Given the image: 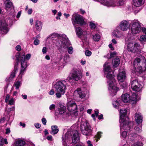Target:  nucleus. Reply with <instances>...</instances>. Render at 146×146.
Returning <instances> with one entry per match:
<instances>
[{"label":"nucleus","instance_id":"5fc2aeb1","mask_svg":"<svg viewBox=\"0 0 146 146\" xmlns=\"http://www.w3.org/2000/svg\"><path fill=\"white\" fill-rule=\"evenodd\" d=\"M6 130V132H5V134H9L10 132L11 131L10 130V129L9 128H7L5 129Z\"/></svg>","mask_w":146,"mask_h":146},{"label":"nucleus","instance_id":"473e14b6","mask_svg":"<svg viewBox=\"0 0 146 146\" xmlns=\"http://www.w3.org/2000/svg\"><path fill=\"white\" fill-rule=\"evenodd\" d=\"M52 131L51 132V133L53 134H56L58 133L59 131L58 126L56 125H53L51 127Z\"/></svg>","mask_w":146,"mask_h":146},{"label":"nucleus","instance_id":"680f3d73","mask_svg":"<svg viewBox=\"0 0 146 146\" xmlns=\"http://www.w3.org/2000/svg\"><path fill=\"white\" fill-rule=\"evenodd\" d=\"M46 48L44 47L42 49V52L43 54H45L46 52Z\"/></svg>","mask_w":146,"mask_h":146},{"label":"nucleus","instance_id":"9b49d317","mask_svg":"<svg viewBox=\"0 0 146 146\" xmlns=\"http://www.w3.org/2000/svg\"><path fill=\"white\" fill-rule=\"evenodd\" d=\"M102 4L108 7H114L115 6H121L124 4L123 0H119L118 5L113 0H102Z\"/></svg>","mask_w":146,"mask_h":146},{"label":"nucleus","instance_id":"79ce46f5","mask_svg":"<svg viewBox=\"0 0 146 146\" xmlns=\"http://www.w3.org/2000/svg\"><path fill=\"white\" fill-rule=\"evenodd\" d=\"M140 10V9L139 7H133V10L135 14L138 13Z\"/></svg>","mask_w":146,"mask_h":146},{"label":"nucleus","instance_id":"e433bc0d","mask_svg":"<svg viewBox=\"0 0 146 146\" xmlns=\"http://www.w3.org/2000/svg\"><path fill=\"white\" fill-rule=\"evenodd\" d=\"M25 144V142L22 140H19L16 143V144L18 145L23 146Z\"/></svg>","mask_w":146,"mask_h":146},{"label":"nucleus","instance_id":"37998d69","mask_svg":"<svg viewBox=\"0 0 146 146\" xmlns=\"http://www.w3.org/2000/svg\"><path fill=\"white\" fill-rule=\"evenodd\" d=\"M15 102L13 98H11L9 101L8 104L9 105L11 106L14 105Z\"/></svg>","mask_w":146,"mask_h":146},{"label":"nucleus","instance_id":"393cba45","mask_svg":"<svg viewBox=\"0 0 146 146\" xmlns=\"http://www.w3.org/2000/svg\"><path fill=\"white\" fill-rule=\"evenodd\" d=\"M130 126L129 125L126 126V128H123L122 129L120 127V131H121V136L123 137V138H125L127 135V133L126 131H123V130H127L129 131H131V129H132V127L130 128ZM120 127L121 126H120Z\"/></svg>","mask_w":146,"mask_h":146},{"label":"nucleus","instance_id":"49530a36","mask_svg":"<svg viewBox=\"0 0 146 146\" xmlns=\"http://www.w3.org/2000/svg\"><path fill=\"white\" fill-rule=\"evenodd\" d=\"M85 54L86 56H90L92 54V52L89 50H86L85 51Z\"/></svg>","mask_w":146,"mask_h":146},{"label":"nucleus","instance_id":"c756f323","mask_svg":"<svg viewBox=\"0 0 146 146\" xmlns=\"http://www.w3.org/2000/svg\"><path fill=\"white\" fill-rule=\"evenodd\" d=\"M133 5L135 7H139L143 3V0H133Z\"/></svg>","mask_w":146,"mask_h":146},{"label":"nucleus","instance_id":"0eeeda50","mask_svg":"<svg viewBox=\"0 0 146 146\" xmlns=\"http://www.w3.org/2000/svg\"><path fill=\"white\" fill-rule=\"evenodd\" d=\"M17 62L15 64L18 63L19 62H20L21 64V70L20 72V75H23L24 72L26 70V68L28 66L27 64V62L25 59V55L22 54L20 55L18 53L16 55Z\"/></svg>","mask_w":146,"mask_h":146},{"label":"nucleus","instance_id":"f257e3e1","mask_svg":"<svg viewBox=\"0 0 146 146\" xmlns=\"http://www.w3.org/2000/svg\"><path fill=\"white\" fill-rule=\"evenodd\" d=\"M104 67L106 77L109 80L107 81L109 87L108 89L109 90L114 92V95H115L119 89L116 86L115 81L113 79L115 74L114 71L110 69L108 62L105 63L104 65Z\"/></svg>","mask_w":146,"mask_h":146},{"label":"nucleus","instance_id":"13d9d810","mask_svg":"<svg viewBox=\"0 0 146 146\" xmlns=\"http://www.w3.org/2000/svg\"><path fill=\"white\" fill-rule=\"evenodd\" d=\"M5 120V118L3 117L0 119V123H3Z\"/></svg>","mask_w":146,"mask_h":146},{"label":"nucleus","instance_id":"338daca9","mask_svg":"<svg viewBox=\"0 0 146 146\" xmlns=\"http://www.w3.org/2000/svg\"><path fill=\"white\" fill-rule=\"evenodd\" d=\"M32 10L31 9H29L28 11V13L29 14H31L32 13Z\"/></svg>","mask_w":146,"mask_h":146},{"label":"nucleus","instance_id":"5701e85b","mask_svg":"<svg viewBox=\"0 0 146 146\" xmlns=\"http://www.w3.org/2000/svg\"><path fill=\"white\" fill-rule=\"evenodd\" d=\"M135 118L136 123L138 124H139L142 122L143 117L140 113H136L135 116Z\"/></svg>","mask_w":146,"mask_h":146},{"label":"nucleus","instance_id":"b1692460","mask_svg":"<svg viewBox=\"0 0 146 146\" xmlns=\"http://www.w3.org/2000/svg\"><path fill=\"white\" fill-rule=\"evenodd\" d=\"M113 35L117 38H120L123 36V34L121 31L116 29L114 30L112 33Z\"/></svg>","mask_w":146,"mask_h":146},{"label":"nucleus","instance_id":"cd10ccee","mask_svg":"<svg viewBox=\"0 0 146 146\" xmlns=\"http://www.w3.org/2000/svg\"><path fill=\"white\" fill-rule=\"evenodd\" d=\"M142 32L144 33L145 35H142L140 38V40L143 42H146V29L145 28L143 27L142 29Z\"/></svg>","mask_w":146,"mask_h":146},{"label":"nucleus","instance_id":"ddd939ff","mask_svg":"<svg viewBox=\"0 0 146 146\" xmlns=\"http://www.w3.org/2000/svg\"><path fill=\"white\" fill-rule=\"evenodd\" d=\"M139 46V44L137 43L133 44L129 43L127 46V49L128 51L134 53L138 51Z\"/></svg>","mask_w":146,"mask_h":146},{"label":"nucleus","instance_id":"3c124183","mask_svg":"<svg viewBox=\"0 0 146 146\" xmlns=\"http://www.w3.org/2000/svg\"><path fill=\"white\" fill-rule=\"evenodd\" d=\"M31 54H27L26 56H25V59H26L27 60H29L31 58Z\"/></svg>","mask_w":146,"mask_h":146},{"label":"nucleus","instance_id":"a19ab883","mask_svg":"<svg viewBox=\"0 0 146 146\" xmlns=\"http://www.w3.org/2000/svg\"><path fill=\"white\" fill-rule=\"evenodd\" d=\"M102 133L101 132H98L97 133V134L95 136L96 138L97 139L96 141H98L101 137V134Z\"/></svg>","mask_w":146,"mask_h":146},{"label":"nucleus","instance_id":"4468645a","mask_svg":"<svg viewBox=\"0 0 146 146\" xmlns=\"http://www.w3.org/2000/svg\"><path fill=\"white\" fill-rule=\"evenodd\" d=\"M67 109L70 112H72L77 109V106L74 101H70L67 104Z\"/></svg>","mask_w":146,"mask_h":146},{"label":"nucleus","instance_id":"bf43d9fd","mask_svg":"<svg viewBox=\"0 0 146 146\" xmlns=\"http://www.w3.org/2000/svg\"><path fill=\"white\" fill-rule=\"evenodd\" d=\"M35 127L37 128H39L40 127V124L38 123H35Z\"/></svg>","mask_w":146,"mask_h":146},{"label":"nucleus","instance_id":"09e8293b","mask_svg":"<svg viewBox=\"0 0 146 146\" xmlns=\"http://www.w3.org/2000/svg\"><path fill=\"white\" fill-rule=\"evenodd\" d=\"M39 40H38L36 39L34 40L33 43L35 45H37L39 44Z\"/></svg>","mask_w":146,"mask_h":146},{"label":"nucleus","instance_id":"72a5a7b5","mask_svg":"<svg viewBox=\"0 0 146 146\" xmlns=\"http://www.w3.org/2000/svg\"><path fill=\"white\" fill-rule=\"evenodd\" d=\"M113 66L116 67L118 66L120 62V60L118 58H116L113 60Z\"/></svg>","mask_w":146,"mask_h":146},{"label":"nucleus","instance_id":"8fccbe9b","mask_svg":"<svg viewBox=\"0 0 146 146\" xmlns=\"http://www.w3.org/2000/svg\"><path fill=\"white\" fill-rule=\"evenodd\" d=\"M134 129L137 132H138L139 133L141 132L142 131L141 129L139 127H135L134 128Z\"/></svg>","mask_w":146,"mask_h":146},{"label":"nucleus","instance_id":"412c9836","mask_svg":"<svg viewBox=\"0 0 146 146\" xmlns=\"http://www.w3.org/2000/svg\"><path fill=\"white\" fill-rule=\"evenodd\" d=\"M72 138V142L73 143H76L79 142L80 136L77 131H75L74 132Z\"/></svg>","mask_w":146,"mask_h":146},{"label":"nucleus","instance_id":"c85d7f7f","mask_svg":"<svg viewBox=\"0 0 146 146\" xmlns=\"http://www.w3.org/2000/svg\"><path fill=\"white\" fill-rule=\"evenodd\" d=\"M23 75H20V74L19 75L18 77V80L15 83V84L16 89H18L21 86V82L22 80Z\"/></svg>","mask_w":146,"mask_h":146},{"label":"nucleus","instance_id":"9d476101","mask_svg":"<svg viewBox=\"0 0 146 146\" xmlns=\"http://www.w3.org/2000/svg\"><path fill=\"white\" fill-rule=\"evenodd\" d=\"M71 20L74 27L76 26V24L82 25L86 23L82 17L76 13L73 14Z\"/></svg>","mask_w":146,"mask_h":146},{"label":"nucleus","instance_id":"ea45409f","mask_svg":"<svg viewBox=\"0 0 146 146\" xmlns=\"http://www.w3.org/2000/svg\"><path fill=\"white\" fill-rule=\"evenodd\" d=\"M70 45V44L68 47H69ZM68 53L69 54H72L73 53V48L72 47V46H70L69 47H68Z\"/></svg>","mask_w":146,"mask_h":146},{"label":"nucleus","instance_id":"58836bf2","mask_svg":"<svg viewBox=\"0 0 146 146\" xmlns=\"http://www.w3.org/2000/svg\"><path fill=\"white\" fill-rule=\"evenodd\" d=\"M113 107L115 108H118V107L119 105H120V103L118 102V101H114L113 103Z\"/></svg>","mask_w":146,"mask_h":146},{"label":"nucleus","instance_id":"aec40b11","mask_svg":"<svg viewBox=\"0 0 146 146\" xmlns=\"http://www.w3.org/2000/svg\"><path fill=\"white\" fill-rule=\"evenodd\" d=\"M59 107L58 108V112L57 111L55 113L56 114L60 115L65 112L66 108L63 104L60 103L59 104Z\"/></svg>","mask_w":146,"mask_h":146},{"label":"nucleus","instance_id":"864d4df0","mask_svg":"<svg viewBox=\"0 0 146 146\" xmlns=\"http://www.w3.org/2000/svg\"><path fill=\"white\" fill-rule=\"evenodd\" d=\"M42 121L43 124L45 125L46 123V120L44 118H43L42 119Z\"/></svg>","mask_w":146,"mask_h":146},{"label":"nucleus","instance_id":"a18cd8bd","mask_svg":"<svg viewBox=\"0 0 146 146\" xmlns=\"http://www.w3.org/2000/svg\"><path fill=\"white\" fill-rule=\"evenodd\" d=\"M15 110V107L13 106L8 109L7 108L6 109V110L8 112H10L11 111L14 110Z\"/></svg>","mask_w":146,"mask_h":146},{"label":"nucleus","instance_id":"dca6fc26","mask_svg":"<svg viewBox=\"0 0 146 146\" xmlns=\"http://www.w3.org/2000/svg\"><path fill=\"white\" fill-rule=\"evenodd\" d=\"M74 95L77 97H79L82 99L85 97L86 95L82 92L80 88H78L74 91Z\"/></svg>","mask_w":146,"mask_h":146},{"label":"nucleus","instance_id":"2f4dec72","mask_svg":"<svg viewBox=\"0 0 146 146\" xmlns=\"http://www.w3.org/2000/svg\"><path fill=\"white\" fill-rule=\"evenodd\" d=\"M42 27V23L39 21H37L36 22L35 27L37 30L41 31Z\"/></svg>","mask_w":146,"mask_h":146},{"label":"nucleus","instance_id":"052dcab7","mask_svg":"<svg viewBox=\"0 0 146 146\" xmlns=\"http://www.w3.org/2000/svg\"><path fill=\"white\" fill-rule=\"evenodd\" d=\"M48 93L50 95H53L54 94V92L53 89H52Z\"/></svg>","mask_w":146,"mask_h":146},{"label":"nucleus","instance_id":"6e6552de","mask_svg":"<svg viewBox=\"0 0 146 146\" xmlns=\"http://www.w3.org/2000/svg\"><path fill=\"white\" fill-rule=\"evenodd\" d=\"M82 75L81 71L78 70L74 69L71 73V76L67 78V81L70 82L71 80L77 81L80 80L82 78Z\"/></svg>","mask_w":146,"mask_h":146},{"label":"nucleus","instance_id":"c9c22d12","mask_svg":"<svg viewBox=\"0 0 146 146\" xmlns=\"http://www.w3.org/2000/svg\"><path fill=\"white\" fill-rule=\"evenodd\" d=\"M100 38V35L96 34L94 35L93 36V39L95 41H98Z\"/></svg>","mask_w":146,"mask_h":146},{"label":"nucleus","instance_id":"0e129e2a","mask_svg":"<svg viewBox=\"0 0 146 146\" xmlns=\"http://www.w3.org/2000/svg\"><path fill=\"white\" fill-rule=\"evenodd\" d=\"M109 47L110 48L111 50H114V48L113 47L112 44H110L109 45Z\"/></svg>","mask_w":146,"mask_h":146},{"label":"nucleus","instance_id":"4d7b16f0","mask_svg":"<svg viewBox=\"0 0 146 146\" xmlns=\"http://www.w3.org/2000/svg\"><path fill=\"white\" fill-rule=\"evenodd\" d=\"M10 98V96L7 94L6 96V97L5 100V102L6 103H7V102H8L9 98Z\"/></svg>","mask_w":146,"mask_h":146},{"label":"nucleus","instance_id":"bb28decb","mask_svg":"<svg viewBox=\"0 0 146 146\" xmlns=\"http://www.w3.org/2000/svg\"><path fill=\"white\" fill-rule=\"evenodd\" d=\"M6 9L7 11L9 8H13L12 3L9 0H6L5 2Z\"/></svg>","mask_w":146,"mask_h":146},{"label":"nucleus","instance_id":"6ab92c4d","mask_svg":"<svg viewBox=\"0 0 146 146\" xmlns=\"http://www.w3.org/2000/svg\"><path fill=\"white\" fill-rule=\"evenodd\" d=\"M129 22L126 21H123L120 23L119 26L121 29L123 31L127 30L129 27Z\"/></svg>","mask_w":146,"mask_h":146},{"label":"nucleus","instance_id":"6e6d98bb","mask_svg":"<svg viewBox=\"0 0 146 146\" xmlns=\"http://www.w3.org/2000/svg\"><path fill=\"white\" fill-rule=\"evenodd\" d=\"M16 49L18 51H20L21 50V46L19 45H17L16 47Z\"/></svg>","mask_w":146,"mask_h":146},{"label":"nucleus","instance_id":"f704fd0d","mask_svg":"<svg viewBox=\"0 0 146 146\" xmlns=\"http://www.w3.org/2000/svg\"><path fill=\"white\" fill-rule=\"evenodd\" d=\"M137 96L135 93H133L131 97H129V100H131L132 101H136L137 99Z\"/></svg>","mask_w":146,"mask_h":146},{"label":"nucleus","instance_id":"4c0bfd02","mask_svg":"<svg viewBox=\"0 0 146 146\" xmlns=\"http://www.w3.org/2000/svg\"><path fill=\"white\" fill-rule=\"evenodd\" d=\"M121 87L123 89H125L127 86V84L126 82H119Z\"/></svg>","mask_w":146,"mask_h":146},{"label":"nucleus","instance_id":"774afa93","mask_svg":"<svg viewBox=\"0 0 146 146\" xmlns=\"http://www.w3.org/2000/svg\"><path fill=\"white\" fill-rule=\"evenodd\" d=\"M87 144L88 146H93V145L91 143V142L90 141H87Z\"/></svg>","mask_w":146,"mask_h":146},{"label":"nucleus","instance_id":"7c9ffc66","mask_svg":"<svg viewBox=\"0 0 146 146\" xmlns=\"http://www.w3.org/2000/svg\"><path fill=\"white\" fill-rule=\"evenodd\" d=\"M18 66V63H17L15 64L14 65V70L12 72L9 78V79L11 80V79L14 77L15 75V73L16 71L17 70Z\"/></svg>","mask_w":146,"mask_h":146},{"label":"nucleus","instance_id":"e2e57ef3","mask_svg":"<svg viewBox=\"0 0 146 146\" xmlns=\"http://www.w3.org/2000/svg\"><path fill=\"white\" fill-rule=\"evenodd\" d=\"M116 55V53L115 52L111 53L110 54V56L111 57H113Z\"/></svg>","mask_w":146,"mask_h":146},{"label":"nucleus","instance_id":"4be33fe9","mask_svg":"<svg viewBox=\"0 0 146 146\" xmlns=\"http://www.w3.org/2000/svg\"><path fill=\"white\" fill-rule=\"evenodd\" d=\"M76 33L77 35L79 38H80L82 35H86L87 33L86 31H82V29L80 27L76 28Z\"/></svg>","mask_w":146,"mask_h":146},{"label":"nucleus","instance_id":"a211bd4d","mask_svg":"<svg viewBox=\"0 0 146 146\" xmlns=\"http://www.w3.org/2000/svg\"><path fill=\"white\" fill-rule=\"evenodd\" d=\"M7 24L5 23H1V25L0 26L1 33L3 34H6L9 31V29L7 27Z\"/></svg>","mask_w":146,"mask_h":146},{"label":"nucleus","instance_id":"f8f14e48","mask_svg":"<svg viewBox=\"0 0 146 146\" xmlns=\"http://www.w3.org/2000/svg\"><path fill=\"white\" fill-rule=\"evenodd\" d=\"M130 84L132 89L135 91H139L142 87L141 82H138L136 79L133 80L132 78L131 79Z\"/></svg>","mask_w":146,"mask_h":146},{"label":"nucleus","instance_id":"1a4fd4ad","mask_svg":"<svg viewBox=\"0 0 146 146\" xmlns=\"http://www.w3.org/2000/svg\"><path fill=\"white\" fill-rule=\"evenodd\" d=\"M130 25L131 26L130 31L132 34L135 35L139 33L141 30V24L137 20L132 21Z\"/></svg>","mask_w":146,"mask_h":146},{"label":"nucleus","instance_id":"a878e982","mask_svg":"<svg viewBox=\"0 0 146 146\" xmlns=\"http://www.w3.org/2000/svg\"><path fill=\"white\" fill-rule=\"evenodd\" d=\"M129 95L127 93L123 94L121 96L122 100L124 103L128 102L129 101Z\"/></svg>","mask_w":146,"mask_h":146},{"label":"nucleus","instance_id":"423d86ee","mask_svg":"<svg viewBox=\"0 0 146 146\" xmlns=\"http://www.w3.org/2000/svg\"><path fill=\"white\" fill-rule=\"evenodd\" d=\"M80 127L81 131L83 135L89 136L91 134L92 129L86 120L81 121Z\"/></svg>","mask_w":146,"mask_h":146},{"label":"nucleus","instance_id":"69168bd1","mask_svg":"<svg viewBox=\"0 0 146 146\" xmlns=\"http://www.w3.org/2000/svg\"><path fill=\"white\" fill-rule=\"evenodd\" d=\"M52 137L51 135L48 136L47 137V139L49 141H52Z\"/></svg>","mask_w":146,"mask_h":146},{"label":"nucleus","instance_id":"c03bdc74","mask_svg":"<svg viewBox=\"0 0 146 146\" xmlns=\"http://www.w3.org/2000/svg\"><path fill=\"white\" fill-rule=\"evenodd\" d=\"M90 28L92 29H94L96 27V25L94 23L92 22H90Z\"/></svg>","mask_w":146,"mask_h":146},{"label":"nucleus","instance_id":"f03ea898","mask_svg":"<svg viewBox=\"0 0 146 146\" xmlns=\"http://www.w3.org/2000/svg\"><path fill=\"white\" fill-rule=\"evenodd\" d=\"M133 65L135 68L134 73L136 74H141L146 69V60L142 56H138L134 61Z\"/></svg>","mask_w":146,"mask_h":146},{"label":"nucleus","instance_id":"603ef678","mask_svg":"<svg viewBox=\"0 0 146 146\" xmlns=\"http://www.w3.org/2000/svg\"><path fill=\"white\" fill-rule=\"evenodd\" d=\"M3 138L2 137H0V146H3Z\"/></svg>","mask_w":146,"mask_h":146},{"label":"nucleus","instance_id":"20e7f679","mask_svg":"<svg viewBox=\"0 0 146 146\" xmlns=\"http://www.w3.org/2000/svg\"><path fill=\"white\" fill-rule=\"evenodd\" d=\"M69 82L67 80H62L58 81L54 86L56 91L57 92L56 94V97L59 98L62 95H64L66 90V86H68Z\"/></svg>","mask_w":146,"mask_h":146},{"label":"nucleus","instance_id":"de8ad7c7","mask_svg":"<svg viewBox=\"0 0 146 146\" xmlns=\"http://www.w3.org/2000/svg\"><path fill=\"white\" fill-rule=\"evenodd\" d=\"M56 108V106L54 104H52L49 107L50 110H52Z\"/></svg>","mask_w":146,"mask_h":146},{"label":"nucleus","instance_id":"7ed1b4c3","mask_svg":"<svg viewBox=\"0 0 146 146\" xmlns=\"http://www.w3.org/2000/svg\"><path fill=\"white\" fill-rule=\"evenodd\" d=\"M52 38H55L56 40L57 45H60L61 47L66 48L70 45L69 40L65 35H60L53 33L50 36Z\"/></svg>","mask_w":146,"mask_h":146},{"label":"nucleus","instance_id":"f3484780","mask_svg":"<svg viewBox=\"0 0 146 146\" xmlns=\"http://www.w3.org/2000/svg\"><path fill=\"white\" fill-rule=\"evenodd\" d=\"M126 77L125 72L123 70L121 72L119 71L117 76V79L119 82H123Z\"/></svg>","mask_w":146,"mask_h":146},{"label":"nucleus","instance_id":"2eb2a0df","mask_svg":"<svg viewBox=\"0 0 146 146\" xmlns=\"http://www.w3.org/2000/svg\"><path fill=\"white\" fill-rule=\"evenodd\" d=\"M71 135L68 132H67L62 137V144L64 146H69V141H70Z\"/></svg>","mask_w":146,"mask_h":146},{"label":"nucleus","instance_id":"39448f33","mask_svg":"<svg viewBox=\"0 0 146 146\" xmlns=\"http://www.w3.org/2000/svg\"><path fill=\"white\" fill-rule=\"evenodd\" d=\"M127 113V110L124 109H121L120 111V117L119 122L121 128H126V126L129 125L130 128L132 127L133 125V123L130 122H129L125 120V118Z\"/></svg>","mask_w":146,"mask_h":146}]
</instances>
